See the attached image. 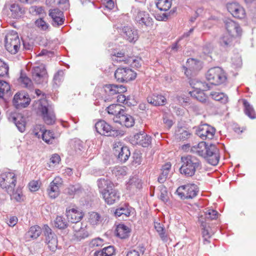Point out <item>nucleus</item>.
<instances>
[{
  "label": "nucleus",
  "instance_id": "nucleus-1",
  "mask_svg": "<svg viewBox=\"0 0 256 256\" xmlns=\"http://www.w3.org/2000/svg\"><path fill=\"white\" fill-rule=\"evenodd\" d=\"M98 186L103 198L108 204H112L119 200L120 194L113 188L114 184L110 180L100 178L98 181Z\"/></svg>",
  "mask_w": 256,
  "mask_h": 256
},
{
  "label": "nucleus",
  "instance_id": "nucleus-2",
  "mask_svg": "<svg viewBox=\"0 0 256 256\" xmlns=\"http://www.w3.org/2000/svg\"><path fill=\"white\" fill-rule=\"evenodd\" d=\"M182 164L180 168L181 174L186 177H192L194 175L197 170L202 168L200 160L196 156L188 155L181 158Z\"/></svg>",
  "mask_w": 256,
  "mask_h": 256
},
{
  "label": "nucleus",
  "instance_id": "nucleus-3",
  "mask_svg": "<svg viewBox=\"0 0 256 256\" xmlns=\"http://www.w3.org/2000/svg\"><path fill=\"white\" fill-rule=\"evenodd\" d=\"M206 78L212 84L220 85L226 82L227 75L225 71L220 67L212 68L208 70Z\"/></svg>",
  "mask_w": 256,
  "mask_h": 256
},
{
  "label": "nucleus",
  "instance_id": "nucleus-4",
  "mask_svg": "<svg viewBox=\"0 0 256 256\" xmlns=\"http://www.w3.org/2000/svg\"><path fill=\"white\" fill-rule=\"evenodd\" d=\"M16 175L14 172H3L0 175V186L8 193H11L16 187Z\"/></svg>",
  "mask_w": 256,
  "mask_h": 256
},
{
  "label": "nucleus",
  "instance_id": "nucleus-5",
  "mask_svg": "<svg viewBox=\"0 0 256 256\" xmlns=\"http://www.w3.org/2000/svg\"><path fill=\"white\" fill-rule=\"evenodd\" d=\"M198 192V186L194 184H188L179 186L176 191L178 195L182 200L192 199Z\"/></svg>",
  "mask_w": 256,
  "mask_h": 256
},
{
  "label": "nucleus",
  "instance_id": "nucleus-6",
  "mask_svg": "<svg viewBox=\"0 0 256 256\" xmlns=\"http://www.w3.org/2000/svg\"><path fill=\"white\" fill-rule=\"evenodd\" d=\"M44 122L48 124H52L55 122L54 111L45 100H40L38 106Z\"/></svg>",
  "mask_w": 256,
  "mask_h": 256
},
{
  "label": "nucleus",
  "instance_id": "nucleus-7",
  "mask_svg": "<svg viewBox=\"0 0 256 256\" xmlns=\"http://www.w3.org/2000/svg\"><path fill=\"white\" fill-rule=\"evenodd\" d=\"M32 74L33 80L38 84L47 82L48 74L45 66L43 64H36L32 67Z\"/></svg>",
  "mask_w": 256,
  "mask_h": 256
},
{
  "label": "nucleus",
  "instance_id": "nucleus-8",
  "mask_svg": "<svg viewBox=\"0 0 256 256\" xmlns=\"http://www.w3.org/2000/svg\"><path fill=\"white\" fill-rule=\"evenodd\" d=\"M136 74L132 69L120 67L117 68L114 73L116 81L120 82H127L134 80Z\"/></svg>",
  "mask_w": 256,
  "mask_h": 256
},
{
  "label": "nucleus",
  "instance_id": "nucleus-9",
  "mask_svg": "<svg viewBox=\"0 0 256 256\" xmlns=\"http://www.w3.org/2000/svg\"><path fill=\"white\" fill-rule=\"evenodd\" d=\"M20 42L17 34H8L5 37V48L12 54H16L18 50Z\"/></svg>",
  "mask_w": 256,
  "mask_h": 256
},
{
  "label": "nucleus",
  "instance_id": "nucleus-10",
  "mask_svg": "<svg viewBox=\"0 0 256 256\" xmlns=\"http://www.w3.org/2000/svg\"><path fill=\"white\" fill-rule=\"evenodd\" d=\"M95 128L97 132L106 136H117L120 134L119 131L112 128L109 124L102 120L96 122Z\"/></svg>",
  "mask_w": 256,
  "mask_h": 256
},
{
  "label": "nucleus",
  "instance_id": "nucleus-11",
  "mask_svg": "<svg viewBox=\"0 0 256 256\" xmlns=\"http://www.w3.org/2000/svg\"><path fill=\"white\" fill-rule=\"evenodd\" d=\"M204 152L203 158L208 164L212 166L218 164L220 160V153L219 150L216 146L210 144Z\"/></svg>",
  "mask_w": 256,
  "mask_h": 256
},
{
  "label": "nucleus",
  "instance_id": "nucleus-12",
  "mask_svg": "<svg viewBox=\"0 0 256 256\" xmlns=\"http://www.w3.org/2000/svg\"><path fill=\"white\" fill-rule=\"evenodd\" d=\"M134 21L141 26H148L152 24V18L148 12L140 9L134 10Z\"/></svg>",
  "mask_w": 256,
  "mask_h": 256
},
{
  "label": "nucleus",
  "instance_id": "nucleus-13",
  "mask_svg": "<svg viewBox=\"0 0 256 256\" xmlns=\"http://www.w3.org/2000/svg\"><path fill=\"white\" fill-rule=\"evenodd\" d=\"M30 98L24 92H16L13 98V104L16 108L26 107L30 104Z\"/></svg>",
  "mask_w": 256,
  "mask_h": 256
},
{
  "label": "nucleus",
  "instance_id": "nucleus-14",
  "mask_svg": "<svg viewBox=\"0 0 256 256\" xmlns=\"http://www.w3.org/2000/svg\"><path fill=\"white\" fill-rule=\"evenodd\" d=\"M216 132L215 128L207 124L200 126L196 131V134L202 140H212Z\"/></svg>",
  "mask_w": 256,
  "mask_h": 256
},
{
  "label": "nucleus",
  "instance_id": "nucleus-15",
  "mask_svg": "<svg viewBox=\"0 0 256 256\" xmlns=\"http://www.w3.org/2000/svg\"><path fill=\"white\" fill-rule=\"evenodd\" d=\"M62 179L59 176L56 177L50 183L47 191L50 198H55L58 196L60 194L59 188L62 184Z\"/></svg>",
  "mask_w": 256,
  "mask_h": 256
},
{
  "label": "nucleus",
  "instance_id": "nucleus-16",
  "mask_svg": "<svg viewBox=\"0 0 256 256\" xmlns=\"http://www.w3.org/2000/svg\"><path fill=\"white\" fill-rule=\"evenodd\" d=\"M134 144H139L143 147H148L151 142V138L144 131L135 134L131 139Z\"/></svg>",
  "mask_w": 256,
  "mask_h": 256
},
{
  "label": "nucleus",
  "instance_id": "nucleus-17",
  "mask_svg": "<svg viewBox=\"0 0 256 256\" xmlns=\"http://www.w3.org/2000/svg\"><path fill=\"white\" fill-rule=\"evenodd\" d=\"M184 70L185 74L188 76L191 74L192 72H195L199 70L202 68V64L200 61L194 58L188 60L186 66L182 67Z\"/></svg>",
  "mask_w": 256,
  "mask_h": 256
},
{
  "label": "nucleus",
  "instance_id": "nucleus-18",
  "mask_svg": "<svg viewBox=\"0 0 256 256\" xmlns=\"http://www.w3.org/2000/svg\"><path fill=\"white\" fill-rule=\"evenodd\" d=\"M66 214L68 221L71 222L80 221L84 216L82 211L78 208H67Z\"/></svg>",
  "mask_w": 256,
  "mask_h": 256
},
{
  "label": "nucleus",
  "instance_id": "nucleus-19",
  "mask_svg": "<svg viewBox=\"0 0 256 256\" xmlns=\"http://www.w3.org/2000/svg\"><path fill=\"white\" fill-rule=\"evenodd\" d=\"M227 8L232 16L236 18H243L245 16L246 12L244 8L238 3L228 4Z\"/></svg>",
  "mask_w": 256,
  "mask_h": 256
},
{
  "label": "nucleus",
  "instance_id": "nucleus-20",
  "mask_svg": "<svg viewBox=\"0 0 256 256\" xmlns=\"http://www.w3.org/2000/svg\"><path fill=\"white\" fill-rule=\"evenodd\" d=\"M226 28L228 34L235 36H238L242 34V29L238 24L231 20H226L224 21Z\"/></svg>",
  "mask_w": 256,
  "mask_h": 256
},
{
  "label": "nucleus",
  "instance_id": "nucleus-21",
  "mask_svg": "<svg viewBox=\"0 0 256 256\" xmlns=\"http://www.w3.org/2000/svg\"><path fill=\"white\" fill-rule=\"evenodd\" d=\"M6 6L10 10L9 14L13 18L18 19L21 18L25 12L24 8L16 2L6 4Z\"/></svg>",
  "mask_w": 256,
  "mask_h": 256
},
{
  "label": "nucleus",
  "instance_id": "nucleus-22",
  "mask_svg": "<svg viewBox=\"0 0 256 256\" xmlns=\"http://www.w3.org/2000/svg\"><path fill=\"white\" fill-rule=\"evenodd\" d=\"M49 16L52 20V24L54 26H58L64 24V18L63 12L57 8L50 10Z\"/></svg>",
  "mask_w": 256,
  "mask_h": 256
},
{
  "label": "nucleus",
  "instance_id": "nucleus-23",
  "mask_svg": "<svg viewBox=\"0 0 256 256\" xmlns=\"http://www.w3.org/2000/svg\"><path fill=\"white\" fill-rule=\"evenodd\" d=\"M122 34L124 38L131 42H134L138 38L137 30L132 26H124L122 28Z\"/></svg>",
  "mask_w": 256,
  "mask_h": 256
},
{
  "label": "nucleus",
  "instance_id": "nucleus-24",
  "mask_svg": "<svg viewBox=\"0 0 256 256\" xmlns=\"http://www.w3.org/2000/svg\"><path fill=\"white\" fill-rule=\"evenodd\" d=\"M113 120L115 122L124 125L128 128L132 127L134 124V118L131 116L126 114L125 110L120 116L113 118Z\"/></svg>",
  "mask_w": 256,
  "mask_h": 256
},
{
  "label": "nucleus",
  "instance_id": "nucleus-25",
  "mask_svg": "<svg viewBox=\"0 0 256 256\" xmlns=\"http://www.w3.org/2000/svg\"><path fill=\"white\" fill-rule=\"evenodd\" d=\"M166 100L164 96L156 94L150 95L147 98L148 102L154 106H164Z\"/></svg>",
  "mask_w": 256,
  "mask_h": 256
},
{
  "label": "nucleus",
  "instance_id": "nucleus-26",
  "mask_svg": "<svg viewBox=\"0 0 256 256\" xmlns=\"http://www.w3.org/2000/svg\"><path fill=\"white\" fill-rule=\"evenodd\" d=\"M126 186L127 190L134 192L141 188L142 186L141 180L136 176H133L130 178Z\"/></svg>",
  "mask_w": 256,
  "mask_h": 256
},
{
  "label": "nucleus",
  "instance_id": "nucleus-27",
  "mask_svg": "<svg viewBox=\"0 0 256 256\" xmlns=\"http://www.w3.org/2000/svg\"><path fill=\"white\" fill-rule=\"evenodd\" d=\"M10 120L14 122L20 132H22L26 129L25 118L21 114H17L16 116H14L9 118Z\"/></svg>",
  "mask_w": 256,
  "mask_h": 256
},
{
  "label": "nucleus",
  "instance_id": "nucleus-28",
  "mask_svg": "<svg viewBox=\"0 0 256 256\" xmlns=\"http://www.w3.org/2000/svg\"><path fill=\"white\" fill-rule=\"evenodd\" d=\"M190 84L194 88L192 91H206L210 89V86L206 82H202L196 79L192 80Z\"/></svg>",
  "mask_w": 256,
  "mask_h": 256
},
{
  "label": "nucleus",
  "instance_id": "nucleus-29",
  "mask_svg": "<svg viewBox=\"0 0 256 256\" xmlns=\"http://www.w3.org/2000/svg\"><path fill=\"white\" fill-rule=\"evenodd\" d=\"M130 232V228L124 224H119L116 230V236L122 239L127 238L129 236Z\"/></svg>",
  "mask_w": 256,
  "mask_h": 256
},
{
  "label": "nucleus",
  "instance_id": "nucleus-30",
  "mask_svg": "<svg viewBox=\"0 0 256 256\" xmlns=\"http://www.w3.org/2000/svg\"><path fill=\"white\" fill-rule=\"evenodd\" d=\"M46 242L50 250L56 251L58 247V240L54 234H50L46 236Z\"/></svg>",
  "mask_w": 256,
  "mask_h": 256
},
{
  "label": "nucleus",
  "instance_id": "nucleus-31",
  "mask_svg": "<svg viewBox=\"0 0 256 256\" xmlns=\"http://www.w3.org/2000/svg\"><path fill=\"white\" fill-rule=\"evenodd\" d=\"M124 106H122L120 104H112L107 108L108 113L114 116L113 118L120 116L122 113L124 112Z\"/></svg>",
  "mask_w": 256,
  "mask_h": 256
},
{
  "label": "nucleus",
  "instance_id": "nucleus-32",
  "mask_svg": "<svg viewBox=\"0 0 256 256\" xmlns=\"http://www.w3.org/2000/svg\"><path fill=\"white\" fill-rule=\"evenodd\" d=\"M112 59L114 61H116L120 62H124V64H131L132 61L136 62L130 57H126L124 53L122 52H118L112 54Z\"/></svg>",
  "mask_w": 256,
  "mask_h": 256
},
{
  "label": "nucleus",
  "instance_id": "nucleus-33",
  "mask_svg": "<svg viewBox=\"0 0 256 256\" xmlns=\"http://www.w3.org/2000/svg\"><path fill=\"white\" fill-rule=\"evenodd\" d=\"M211 98L215 100L220 102L222 104H226L228 102V98L223 92H212L210 94Z\"/></svg>",
  "mask_w": 256,
  "mask_h": 256
},
{
  "label": "nucleus",
  "instance_id": "nucleus-34",
  "mask_svg": "<svg viewBox=\"0 0 256 256\" xmlns=\"http://www.w3.org/2000/svg\"><path fill=\"white\" fill-rule=\"evenodd\" d=\"M42 232L41 228L38 226H32L26 234V238L36 239L38 238Z\"/></svg>",
  "mask_w": 256,
  "mask_h": 256
},
{
  "label": "nucleus",
  "instance_id": "nucleus-35",
  "mask_svg": "<svg viewBox=\"0 0 256 256\" xmlns=\"http://www.w3.org/2000/svg\"><path fill=\"white\" fill-rule=\"evenodd\" d=\"M208 146L206 145L205 142H202L192 146V150L200 156L203 157L204 155V152H206L207 150Z\"/></svg>",
  "mask_w": 256,
  "mask_h": 256
},
{
  "label": "nucleus",
  "instance_id": "nucleus-36",
  "mask_svg": "<svg viewBox=\"0 0 256 256\" xmlns=\"http://www.w3.org/2000/svg\"><path fill=\"white\" fill-rule=\"evenodd\" d=\"M130 208L126 206H124L116 208L114 214L116 216H122V218L124 219L130 216Z\"/></svg>",
  "mask_w": 256,
  "mask_h": 256
},
{
  "label": "nucleus",
  "instance_id": "nucleus-37",
  "mask_svg": "<svg viewBox=\"0 0 256 256\" xmlns=\"http://www.w3.org/2000/svg\"><path fill=\"white\" fill-rule=\"evenodd\" d=\"M171 164L170 162H167L162 166L161 170L162 172L158 178L159 182L162 184L165 182L168 176Z\"/></svg>",
  "mask_w": 256,
  "mask_h": 256
},
{
  "label": "nucleus",
  "instance_id": "nucleus-38",
  "mask_svg": "<svg viewBox=\"0 0 256 256\" xmlns=\"http://www.w3.org/2000/svg\"><path fill=\"white\" fill-rule=\"evenodd\" d=\"M242 102L246 114L251 119L256 118V113L252 106L250 105V103L246 100H244Z\"/></svg>",
  "mask_w": 256,
  "mask_h": 256
},
{
  "label": "nucleus",
  "instance_id": "nucleus-39",
  "mask_svg": "<svg viewBox=\"0 0 256 256\" xmlns=\"http://www.w3.org/2000/svg\"><path fill=\"white\" fill-rule=\"evenodd\" d=\"M190 136L189 132L185 128H178L175 132L176 138L180 140H184L188 138Z\"/></svg>",
  "mask_w": 256,
  "mask_h": 256
},
{
  "label": "nucleus",
  "instance_id": "nucleus-40",
  "mask_svg": "<svg viewBox=\"0 0 256 256\" xmlns=\"http://www.w3.org/2000/svg\"><path fill=\"white\" fill-rule=\"evenodd\" d=\"M46 4L50 6H58L62 10L68 6V0H46Z\"/></svg>",
  "mask_w": 256,
  "mask_h": 256
},
{
  "label": "nucleus",
  "instance_id": "nucleus-41",
  "mask_svg": "<svg viewBox=\"0 0 256 256\" xmlns=\"http://www.w3.org/2000/svg\"><path fill=\"white\" fill-rule=\"evenodd\" d=\"M234 36L227 34L224 35L220 40V46L224 48H227L232 45V39Z\"/></svg>",
  "mask_w": 256,
  "mask_h": 256
},
{
  "label": "nucleus",
  "instance_id": "nucleus-42",
  "mask_svg": "<svg viewBox=\"0 0 256 256\" xmlns=\"http://www.w3.org/2000/svg\"><path fill=\"white\" fill-rule=\"evenodd\" d=\"M114 252V249L112 246H108L102 248V250L94 252V256H112Z\"/></svg>",
  "mask_w": 256,
  "mask_h": 256
},
{
  "label": "nucleus",
  "instance_id": "nucleus-43",
  "mask_svg": "<svg viewBox=\"0 0 256 256\" xmlns=\"http://www.w3.org/2000/svg\"><path fill=\"white\" fill-rule=\"evenodd\" d=\"M130 154V152L128 148L124 146L115 155L118 156L120 161L124 162L128 160Z\"/></svg>",
  "mask_w": 256,
  "mask_h": 256
},
{
  "label": "nucleus",
  "instance_id": "nucleus-44",
  "mask_svg": "<svg viewBox=\"0 0 256 256\" xmlns=\"http://www.w3.org/2000/svg\"><path fill=\"white\" fill-rule=\"evenodd\" d=\"M156 5L160 10H168L172 6V0H157Z\"/></svg>",
  "mask_w": 256,
  "mask_h": 256
},
{
  "label": "nucleus",
  "instance_id": "nucleus-45",
  "mask_svg": "<svg viewBox=\"0 0 256 256\" xmlns=\"http://www.w3.org/2000/svg\"><path fill=\"white\" fill-rule=\"evenodd\" d=\"M88 222L93 226L98 225L102 222L100 216L96 212L89 213Z\"/></svg>",
  "mask_w": 256,
  "mask_h": 256
},
{
  "label": "nucleus",
  "instance_id": "nucleus-46",
  "mask_svg": "<svg viewBox=\"0 0 256 256\" xmlns=\"http://www.w3.org/2000/svg\"><path fill=\"white\" fill-rule=\"evenodd\" d=\"M87 227H84V228L80 230H78L74 233V238L78 241H80L82 239L88 238L90 236V233L87 230Z\"/></svg>",
  "mask_w": 256,
  "mask_h": 256
},
{
  "label": "nucleus",
  "instance_id": "nucleus-47",
  "mask_svg": "<svg viewBox=\"0 0 256 256\" xmlns=\"http://www.w3.org/2000/svg\"><path fill=\"white\" fill-rule=\"evenodd\" d=\"M55 227L60 229H64L68 226V223L64 218L60 216H57L54 220Z\"/></svg>",
  "mask_w": 256,
  "mask_h": 256
},
{
  "label": "nucleus",
  "instance_id": "nucleus-48",
  "mask_svg": "<svg viewBox=\"0 0 256 256\" xmlns=\"http://www.w3.org/2000/svg\"><path fill=\"white\" fill-rule=\"evenodd\" d=\"M116 84H106L103 87L104 92L108 96H113L116 94Z\"/></svg>",
  "mask_w": 256,
  "mask_h": 256
},
{
  "label": "nucleus",
  "instance_id": "nucleus-49",
  "mask_svg": "<svg viewBox=\"0 0 256 256\" xmlns=\"http://www.w3.org/2000/svg\"><path fill=\"white\" fill-rule=\"evenodd\" d=\"M218 212L213 209L206 210L204 212L206 221L216 220V218H218Z\"/></svg>",
  "mask_w": 256,
  "mask_h": 256
},
{
  "label": "nucleus",
  "instance_id": "nucleus-50",
  "mask_svg": "<svg viewBox=\"0 0 256 256\" xmlns=\"http://www.w3.org/2000/svg\"><path fill=\"white\" fill-rule=\"evenodd\" d=\"M190 94L192 96L202 102L205 103L206 102V96L204 91H192L190 92Z\"/></svg>",
  "mask_w": 256,
  "mask_h": 256
},
{
  "label": "nucleus",
  "instance_id": "nucleus-51",
  "mask_svg": "<svg viewBox=\"0 0 256 256\" xmlns=\"http://www.w3.org/2000/svg\"><path fill=\"white\" fill-rule=\"evenodd\" d=\"M127 169L124 166H116L113 169L112 172L116 176L120 178L126 174Z\"/></svg>",
  "mask_w": 256,
  "mask_h": 256
},
{
  "label": "nucleus",
  "instance_id": "nucleus-52",
  "mask_svg": "<svg viewBox=\"0 0 256 256\" xmlns=\"http://www.w3.org/2000/svg\"><path fill=\"white\" fill-rule=\"evenodd\" d=\"M42 140L48 144H52L53 140L54 138V134L50 130H44L42 133Z\"/></svg>",
  "mask_w": 256,
  "mask_h": 256
},
{
  "label": "nucleus",
  "instance_id": "nucleus-53",
  "mask_svg": "<svg viewBox=\"0 0 256 256\" xmlns=\"http://www.w3.org/2000/svg\"><path fill=\"white\" fill-rule=\"evenodd\" d=\"M154 228L156 232L158 233V234L163 241H166L168 240L167 236L165 234L164 232V228L162 226L160 223L156 222L154 224Z\"/></svg>",
  "mask_w": 256,
  "mask_h": 256
},
{
  "label": "nucleus",
  "instance_id": "nucleus-54",
  "mask_svg": "<svg viewBox=\"0 0 256 256\" xmlns=\"http://www.w3.org/2000/svg\"><path fill=\"white\" fill-rule=\"evenodd\" d=\"M10 90L9 84L5 81L0 80V98H2L4 94Z\"/></svg>",
  "mask_w": 256,
  "mask_h": 256
},
{
  "label": "nucleus",
  "instance_id": "nucleus-55",
  "mask_svg": "<svg viewBox=\"0 0 256 256\" xmlns=\"http://www.w3.org/2000/svg\"><path fill=\"white\" fill-rule=\"evenodd\" d=\"M199 221L201 222L202 226V236L204 238V239L205 240H207V239L210 238L212 234L208 232V230L206 229V222L204 220V218L202 216L199 218Z\"/></svg>",
  "mask_w": 256,
  "mask_h": 256
},
{
  "label": "nucleus",
  "instance_id": "nucleus-56",
  "mask_svg": "<svg viewBox=\"0 0 256 256\" xmlns=\"http://www.w3.org/2000/svg\"><path fill=\"white\" fill-rule=\"evenodd\" d=\"M159 188L160 190V200L164 202H166L169 198L166 187L163 185H161L159 186Z\"/></svg>",
  "mask_w": 256,
  "mask_h": 256
},
{
  "label": "nucleus",
  "instance_id": "nucleus-57",
  "mask_svg": "<svg viewBox=\"0 0 256 256\" xmlns=\"http://www.w3.org/2000/svg\"><path fill=\"white\" fill-rule=\"evenodd\" d=\"M8 194L10 196L11 199L12 200H15L18 202L24 200V196L20 190H18L16 192L13 190L12 192Z\"/></svg>",
  "mask_w": 256,
  "mask_h": 256
},
{
  "label": "nucleus",
  "instance_id": "nucleus-58",
  "mask_svg": "<svg viewBox=\"0 0 256 256\" xmlns=\"http://www.w3.org/2000/svg\"><path fill=\"white\" fill-rule=\"evenodd\" d=\"M60 162V158L58 154H53L50 160V167L54 168L59 164Z\"/></svg>",
  "mask_w": 256,
  "mask_h": 256
},
{
  "label": "nucleus",
  "instance_id": "nucleus-59",
  "mask_svg": "<svg viewBox=\"0 0 256 256\" xmlns=\"http://www.w3.org/2000/svg\"><path fill=\"white\" fill-rule=\"evenodd\" d=\"M8 72V66L4 62L0 60V76H4L7 75Z\"/></svg>",
  "mask_w": 256,
  "mask_h": 256
},
{
  "label": "nucleus",
  "instance_id": "nucleus-60",
  "mask_svg": "<svg viewBox=\"0 0 256 256\" xmlns=\"http://www.w3.org/2000/svg\"><path fill=\"white\" fill-rule=\"evenodd\" d=\"M44 128L41 125H36L34 128L32 133L34 136L40 138L42 136V133L44 131Z\"/></svg>",
  "mask_w": 256,
  "mask_h": 256
},
{
  "label": "nucleus",
  "instance_id": "nucleus-61",
  "mask_svg": "<svg viewBox=\"0 0 256 256\" xmlns=\"http://www.w3.org/2000/svg\"><path fill=\"white\" fill-rule=\"evenodd\" d=\"M64 72L62 70H58L56 74H55L54 78V80L56 84H59L62 80L64 79Z\"/></svg>",
  "mask_w": 256,
  "mask_h": 256
},
{
  "label": "nucleus",
  "instance_id": "nucleus-62",
  "mask_svg": "<svg viewBox=\"0 0 256 256\" xmlns=\"http://www.w3.org/2000/svg\"><path fill=\"white\" fill-rule=\"evenodd\" d=\"M20 82L24 87H30L32 84V81L28 76L22 75L20 78Z\"/></svg>",
  "mask_w": 256,
  "mask_h": 256
},
{
  "label": "nucleus",
  "instance_id": "nucleus-63",
  "mask_svg": "<svg viewBox=\"0 0 256 256\" xmlns=\"http://www.w3.org/2000/svg\"><path fill=\"white\" fill-rule=\"evenodd\" d=\"M80 190L78 186L76 187L74 186H71L66 190V192L70 196H74L75 194L78 192Z\"/></svg>",
  "mask_w": 256,
  "mask_h": 256
},
{
  "label": "nucleus",
  "instance_id": "nucleus-64",
  "mask_svg": "<svg viewBox=\"0 0 256 256\" xmlns=\"http://www.w3.org/2000/svg\"><path fill=\"white\" fill-rule=\"evenodd\" d=\"M124 147V146L122 145L120 142L118 140L115 141L113 144V149L114 154H117L118 152Z\"/></svg>",
  "mask_w": 256,
  "mask_h": 256
}]
</instances>
